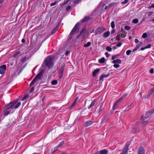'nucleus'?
I'll return each mask as SVG.
<instances>
[{"label": "nucleus", "mask_w": 154, "mask_h": 154, "mask_svg": "<svg viewBox=\"0 0 154 154\" xmlns=\"http://www.w3.org/2000/svg\"><path fill=\"white\" fill-rule=\"evenodd\" d=\"M53 57L51 56H48L43 63L42 67L44 68L47 66L48 68H50L51 67L53 66Z\"/></svg>", "instance_id": "nucleus-1"}, {"label": "nucleus", "mask_w": 154, "mask_h": 154, "mask_svg": "<svg viewBox=\"0 0 154 154\" xmlns=\"http://www.w3.org/2000/svg\"><path fill=\"white\" fill-rule=\"evenodd\" d=\"M44 74V70L42 69L38 73L34 78L30 84V86H31L36 81L37 79H40L42 78Z\"/></svg>", "instance_id": "nucleus-2"}, {"label": "nucleus", "mask_w": 154, "mask_h": 154, "mask_svg": "<svg viewBox=\"0 0 154 154\" xmlns=\"http://www.w3.org/2000/svg\"><path fill=\"white\" fill-rule=\"evenodd\" d=\"M18 99H17L6 105L4 108L5 110H6L10 108L13 109L15 107V104L18 101Z\"/></svg>", "instance_id": "nucleus-3"}, {"label": "nucleus", "mask_w": 154, "mask_h": 154, "mask_svg": "<svg viewBox=\"0 0 154 154\" xmlns=\"http://www.w3.org/2000/svg\"><path fill=\"white\" fill-rule=\"evenodd\" d=\"M79 23H77L75 26H74L73 29H72L71 32L70 33L69 35V39H71L72 38V36H71L72 35H73L74 34V33L75 32H77L79 31L78 27L79 26Z\"/></svg>", "instance_id": "nucleus-4"}, {"label": "nucleus", "mask_w": 154, "mask_h": 154, "mask_svg": "<svg viewBox=\"0 0 154 154\" xmlns=\"http://www.w3.org/2000/svg\"><path fill=\"white\" fill-rule=\"evenodd\" d=\"M127 95V94H125L123 95L122 97L121 98H119V99H118L116 102L114 103L113 105V106L112 107V109L113 110H115L116 108L118 106V105L117 104V103L120 101L122 100V99H124L125 97H126Z\"/></svg>", "instance_id": "nucleus-5"}, {"label": "nucleus", "mask_w": 154, "mask_h": 154, "mask_svg": "<svg viewBox=\"0 0 154 154\" xmlns=\"http://www.w3.org/2000/svg\"><path fill=\"white\" fill-rule=\"evenodd\" d=\"M154 113V109H151L146 112V114L145 116H142L141 119L143 120L149 117Z\"/></svg>", "instance_id": "nucleus-6"}, {"label": "nucleus", "mask_w": 154, "mask_h": 154, "mask_svg": "<svg viewBox=\"0 0 154 154\" xmlns=\"http://www.w3.org/2000/svg\"><path fill=\"white\" fill-rule=\"evenodd\" d=\"M36 144L37 146V149L38 150V152L36 153L38 154L40 153L42 149V147L43 146V143L42 142L40 143V142H38Z\"/></svg>", "instance_id": "nucleus-7"}, {"label": "nucleus", "mask_w": 154, "mask_h": 154, "mask_svg": "<svg viewBox=\"0 0 154 154\" xmlns=\"http://www.w3.org/2000/svg\"><path fill=\"white\" fill-rule=\"evenodd\" d=\"M6 65L4 64L0 66V74H3L5 72L6 69Z\"/></svg>", "instance_id": "nucleus-8"}, {"label": "nucleus", "mask_w": 154, "mask_h": 154, "mask_svg": "<svg viewBox=\"0 0 154 154\" xmlns=\"http://www.w3.org/2000/svg\"><path fill=\"white\" fill-rule=\"evenodd\" d=\"M128 148V146H125L123 149L122 152L120 154H127Z\"/></svg>", "instance_id": "nucleus-9"}, {"label": "nucleus", "mask_w": 154, "mask_h": 154, "mask_svg": "<svg viewBox=\"0 0 154 154\" xmlns=\"http://www.w3.org/2000/svg\"><path fill=\"white\" fill-rule=\"evenodd\" d=\"M138 154H145L144 148L141 146L139 147L138 150Z\"/></svg>", "instance_id": "nucleus-10"}, {"label": "nucleus", "mask_w": 154, "mask_h": 154, "mask_svg": "<svg viewBox=\"0 0 154 154\" xmlns=\"http://www.w3.org/2000/svg\"><path fill=\"white\" fill-rule=\"evenodd\" d=\"M108 152V151L106 149H103L97 152V154H107Z\"/></svg>", "instance_id": "nucleus-11"}, {"label": "nucleus", "mask_w": 154, "mask_h": 154, "mask_svg": "<svg viewBox=\"0 0 154 154\" xmlns=\"http://www.w3.org/2000/svg\"><path fill=\"white\" fill-rule=\"evenodd\" d=\"M126 34L127 33L125 31L121 30L119 35L121 37L124 38L125 37Z\"/></svg>", "instance_id": "nucleus-12"}, {"label": "nucleus", "mask_w": 154, "mask_h": 154, "mask_svg": "<svg viewBox=\"0 0 154 154\" xmlns=\"http://www.w3.org/2000/svg\"><path fill=\"white\" fill-rule=\"evenodd\" d=\"M104 31V29L103 26L99 27L97 29V32L100 33L103 32Z\"/></svg>", "instance_id": "nucleus-13"}, {"label": "nucleus", "mask_w": 154, "mask_h": 154, "mask_svg": "<svg viewBox=\"0 0 154 154\" xmlns=\"http://www.w3.org/2000/svg\"><path fill=\"white\" fill-rule=\"evenodd\" d=\"M93 123V122L92 121H88L85 122L84 126L85 127H87L92 125Z\"/></svg>", "instance_id": "nucleus-14"}, {"label": "nucleus", "mask_w": 154, "mask_h": 154, "mask_svg": "<svg viewBox=\"0 0 154 154\" xmlns=\"http://www.w3.org/2000/svg\"><path fill=\"white\" fill-rule=\"evenodd\" d=\"M109 74H108L106 75H103L100 76V81H103V79L104 78H107L109 76Z\"/></svg>", "instance_id": "nucleus-15"}, {"label": "nucleus", "mask_w": 154, "mask_h": 154, "mask_svg": "<svg viewBox=\"0 0 154 154\" xmlns=\"http://www.w3.org/2000/svg\"><path fill=\"white\" fill-rule=\"evenodd\" d=\"M59 27V25L58 24L52 30L51 32V35H53L57 30Z\"/></svg>", "instance_id": "nucleus-16"}, {"label": "nucleus", "mask_w": 154, "mask_h": 154, "mask_svg": "<svg viewBox=\"0 0 154 154\" xmlns=\"http://www.w3.org/2000/svg\"><path fill=\"white\" fill-rule=\"evenodd\" d=\"M110 33L109 31H106L104 33L103 35V36L105 38L109 36Z\"/></svg>", "instance_id": "nucleus-17"}, {"label": "nucleus", "mask_w": 154, "mask_h": 154, "mask_svg": "<svg viewBox=\"0 0 154 154\" xmlns=\"http://www.w3.org/2000/svg\"><path fill=\"white\" fill-rule=\"evenodd\" d=\"M112 62L113 63H118L120 64L121 63V60L119 59H117L116 60H113Z\"/></svg>", "instance_id": "nucleus-18"}, {"label": "nucleus", "mask_w": 154, "mask_h": 154, "mask_svg": "<svg viewBox=\"0 0 154 154\" xmlns=\"http://www.w3.org/2000/svg\"><path fill=\"white\" fill-rule=\"evenodd\" d=\"M85 30L83 31L82 34V38H85L87 37L88 35V33L87 32L84 31Z\"/></svg>", "instance_id": "nucleus-19"}, {"label": "nucleus", "mask_w": 154, "mask_h": 154, "mask_svg": "<svg viewBox=\"0 0 154 154\" xmlns=\"http://www.w3.org/2000/svg\"><path fill=\"white\" fill-rule=\"evenodd\" d=\"M154 92V87L152 88L150 91L148 93V96L149 97Z\"/></svg>", "instance_id": "nucleus-20"}, {"label": "nucleus", "mask_w": 154, "mask_h": 154, "mask_svg": "<svg viewBox=\"0 0 154 154\" xmlns=\"http://www.w3.org/2000/svg\"><path fill=\"white\" fill-rule=\"evenodd\" d=\"M105 60V58L103 57L98 60V62L100 63H103L104 62Z\"/></svg>", "instance_id": "nucleus-21"}, {"label": "nucleus", "mask_w": 154, "mask_h": 154, "mask_svg": "<svg viewBox=\"0 0 154 154\" xmlns=\"http://www.w3.org/2000/svg\"><path fill=\"white\" fill-rule=\"evenodd\" d=\"M59 148V147L57 145L56 147H54V148H53L51 149V152H52V153H53L55 151H56L57 149H58Z\"/></svg>", "instance_id": "nucleus-22"}, {"label": "nucleus", "mask_w": 154, "mask_h": 154, "mask_svg": "<svg viewBox=\"0 0 154 154\" xmlns=\"http://www.w3.org/2000/svg\"><path fill=\"white\" fill-rule=\"evenodd\" d=\"M89 19V17L88 16H86L85 18H84L82 20V22H85L88 21Z\"/></svg>", "instance_id": "nucleus-23"}, {"label": "nucleus", "mask_w": 154, "mask_h": 154, "mask_svg": "<svg viewBox=\"0 0 154 154\" xmlns=\"http://www.w3.org/2000/svg\"><path fill=\"white\" fill-rule=\"evenodd\" d=\"M95 102H94V101H93L90 104V105L88 107V109H90L91 108V107L92 106H94V105H95Z\"/></svg>", "instance_id": "nucleus-24"}, {"label": "nucleus", "mask_w": 154, "mask_h": 154, "mask_svg": "<svg viewBox=\"0 0 154 154\" xmlns=\"http://www.w3.org/2000/svg\"><path fill=\"white\" fill-rule=\"evenodd\" d=\"M65 64H63L62 66V67L60 69V72L63 73V70L65 67Z\"/></svg>", "instance_id": "nucleus-25"}, {"label": "nucleus", "mask_w": 154, "mask_h": 154, "mask_svg": "<svg viewBox=\"0 0 154 154\" xmlns=\"http://www.w3.org/2000/svg\"><path fill=\"white\" fill-rule=\"evenodd\" d=\"M85 30V29L84 28H83L82 30L80 32V33L76 37L77 38H79V37L81 36V35H82V34L83 33V31Z\"/></svg>", "instance_id": "nucleus-26"}, {"label": "nucleus", "mask_w": 154, "mask_h": 154, "mask_svg": "<svg viewBox=\"0 0 154 154\" xmlns=\"http://www.w3.org/2000/svg\"><path fill=\"white\" fill-rule=\"evenodd\" d=\"M91 44V43L90 42H88L86 44H85L84 45V47H88Z\"/></svg>", "instance_id": "nucleus-27"}, {"label": "nucleus", "mask_w": 154, "mask_h": 154, "mask_svg": "<svg viewBox=\"0 0 154 154\" xmlns=\"http://www.w3.org/2000/svg\"><path fill=\"white\" fill-rule=\"evenodd\" d=\"M20 52L19 51H17L13 55L14 57H16L20 53Z\"/></svg>", "instance_id": "nucleus-28"}, {"label": "nucleus", "mask_w": 154, "mask_h": 154, "mask_svg": "<svg viewBox=\"0 0 154 154\" xmlns=\"http://www.w3.org/2000/svg\"><path fill=\"white\" fill-rule=\"evenodd\" d=\"M57 83V80H53L51 82V84L53 85H56Z\"/></svg>", "instance_id": "nucleus-29"}, {"label": "nucleus", "mask_w": 154, "mask_h": 154, "mask_svg": "<svg viewBox=\"0 0 154 154\" xmlns=\"http://www.w3.org/2000/svg\"><path fill=\"white\" fill-rule=\"evenodd\" d=\"M71 0H67V1L65 2L64 3H63L62 4H60V5L61 7H62L63 6L65 5L66 4V3H67L68 2H69V1H70Z\"/></svg>", "instance_id": "nucleus-30"}, {"label": "nucleus", "mask_w": 154, "mask_h": 154, "mask_svg": "<svg viewBox=\"0 0 154 154\" xmlns=\"http://www.w3.org/2000/svg\"><path fill=\"white\" fill-rule=\"evenodd\" d=\"M106 49L109 52L111 51L112 50V48L108 46L106 47Z\"/></svg>", "instance_id": "nucleus-31"}, {"label": "nucleus", "mask_w": 154, "mask_h": 154, "mask_svg": "<svg viewBox=\"0 0 154 154\" xmlns=\"http://www.w3.org/2000/svg\"><path fill=\"white\" fill-rule=\"evenodd\" d=\"M29 97V95L28 94L25 95L24 97L22 98V100L23 101Z\"/></svg>", "instance_id": "nucleus-32"}, {"label": "nucleus", "mask_w": 154, "mask_h": 154, "mask_svg": "<svg viewBox=\"0 0 154 154\" xmlns=\"http://www.w3.org/2000/svg\"><path fill=\"white\" fill-rule=\"evenodd\" d=\"M111 27L113 29L115 27V23L113 21H112L111 23Z\"/></svg>", "instance_id": "nucleus-33"}, {"label": "nucleus", "mask_w": 154, "mask_h": 154, "mask_svg": "<svg viewBox=\"0 0 154 154\" xmlns=\"http://www.w3.org/2000/svg\"><path fill=\"white\" fill-rule=\"evenodd\" d=\"M21 104V102H18L17 104L16 105L15 108V109H17L18 108L20 105Z\"/></svg>", "instance_id": "nucleus-34"}, {"label": "nucleus", "mask_w": 154, "mask_h": 154, "mask_svg": "<svg viewBox=\"0 0 154 154\" xmlns=\"http://www.w3.org/2000/svg\"><path fill=\"white\" fill-rule=\"evenodd\" d=\"M26 57H24L21 60V62L24 63L26 61Z\"/></svg>", "instance_id": "nucleus-35"}, {"label": "nucleus", "mask_w": 154, "mask_h": 154, "mask_svg": "<svg viewBox=\"0 0 154 154\" xmlns=\"http://www.w3.org/2000/svg\"><path fill=\"white\" fill-rule=\"evenodd\" d=\"M114 4V3H112L110 5H109V6L108 7L107 6H106L105 8V10H107L109 8H110L112 5H113Z\"/></svg>", "instance_id": "nucleus-36"}, {"label": "nucleus", "mask_w": 154, "mask_h": 154, "mask_svg": "<svg viewBox=\"0 0 154 154\" xmlns=\"http://www.w3.org/2000/svg\"><path fill=\"white\" fill-rule=\"evenodd\" d=\"M138 22V20L137 19H135L133 20V22L134 23L136 24Z\"/></svg>", "instance_id": "nucleus-37"}, {"label": "nucleus", "mask_w": 154, "mask_h": 154, "mask_svg": "<svg viewBox=\"0 0 154 154\" xmlns=\"http://www.w3.org/2000/svg\"><path fill=\"white\" fill-rule=\"evenodd\" d=\"M125 29L126 30H128L131 29V27L129 26H126L125 27Z\"/></svg>", "instance_id": "nucleus-38"}, {"label": "nucleus", "mask_w": 154, "mask_h": 154, "mask_svg": "<svg viewBox=\"0 0 154 154\" xmlns=\"http://www.w3.org/2000/svg\"><path fill=\"white\" fill-rule=\"evenodd\" d=\"M147 36V35L146 33L145 32L143 34L142 37L143 38H146Z\"/></svg>", "instance_id": "nucleus-39"}, {"label": "nucleus", "mask_w": 154, "mask_h": 154, "mask_svg": "<svg viewBox=\"0 0 154 154\" xmlns=\"http://www.w3.org/2000/svg\"><path fill=\"white\" fill-rule=\"evenodd\" d=\"M131 50H128L126 52V53L127 55H129L131 53Z\"/></svg>", "instance_id": "nucleus-40"}, {"label": "nucleus", "mask_w": 154, "mask_h": 154, "mask_svg": "<svg viewBox=\"0 0 154 154\" xmlns=\"http://www.w3.org/2000/svg\"><path fill=\"white\" fill-rule=\"evenodd\" d=\"M93 75L94 77H95L96 75V69L94 70L93 73Z\"/></svg>", "instance_id": "nucleus-41"}, {"label": "nucleus", "mask_w": 154, "mask_h": 154, "mask_svg": "<svg viewBox=\"0 0 154 154\" xmlns=\"http://www.w3.org/2000/svg\"><path fill=\"white\" fill-rule=\"evenodd\" d=\"M63 73H61L59 72V79H61L63 76Z\"/></svg>", "instance_id": "nucleus-42"}, {"label": "nucleus", "mask_w": 154, "mask_h": 154, "mask_svg": "<svg viewBox=\"0 0 154 154\" xmlns=\"http://www.w3.org/2000/svg\"><path fill=\"white\" fill-rule=\"evenodd\" d=\"M115 64H114L113 65V66L115 68H117L119 67L120 66L119 64H116V63H115Z\"/></svg>", "instance_id": "nucleus-43"}, {"label": "nucleus", "mask_w": 154, "mask_h": 154, "mask_svg": "<svg viewBox=\"0 0 154 154\" xmlns=\"http://www.w3.org/2000/svg\"><path fill=\"white\" fill-rule=\"evenodd\" d=\"M137 129L138 128H136V129H135L134 128L133 129L131 130L132 132L134 133L137 131H138Z\"/></svg>", "instance_id": "nucleus-44"}, {"label": "nucleus", "mask_w": 154, "mask_h": 154, "mask_svg": "<svg viewBox=\"0 0 154 154\" xmlns=\"http://www.w3.org/2000/svg\"><path fill=\"white\" fill-rule=\"evenodd\" d=\"M141 44L142 43L141 42L140 44H137L135 47L138 49L141 46Z\"/></svg>", "instance_id": "nucleus-45"}, {"label": "nucleus", "mask_w": 154, "mask_h": 154, "mask_svg": "<svg viewBox=\"0 0 154 154\" xmlns=\"http://www.w3.org/2000/svg\"><path fill=\"white\" fill-rule=\"evenodd\" d=\"M64 141H63L61 142L58 145V146L59 147L60 146L62 145L64 143Z\"/></svg>", "instance_id": "nucleus-46"}, {"label": "nucleus", "mask_w": 154, "mask_h": 154, "mask_svg": "<svg viewBox=\"0 0 154 154\" xmlns=\"http://www.w3.org/2000/svg\"><path fill=\"white\" fill-rule=\"evenodd\" d=\"M120 35H117L116 36V39L118 40L119 41L120 39Z\"/></svg>", "instance_id": "nucleus-47"}, {"label": "nucleus", "mask_w": 154, "mask_h": 154, "mask_svg": "<svg viewBox=\"0 0 154 154\" xmlns=\"http://www.w3.org/2000/svg\"><path fill=\"white\" fill-rule=\"evenodd\" d=\"M10 111H6L4 113V115H6V116L8 115L10 113Z\"/></svg>", "instance_id": "nucleus-48"}, {"label": "nucleus", "mask_w": 154, "mask_h": 154, "mask_svg": "<svg viewBox=\"0 0 154 154\" xmlns=\"http://www.w3.org/2000/svg\"><path fill=\"white\" fill-rule=\"evenodd\" d=\"M151 45L150 44H149L147 46L145 47V48H151Z\"/></svg>", "instance_id": "nucleus-49"}, {"label": "nucleus", "mask_w": 154, "mask_h": 154, "mask_svg": "<svg viewBox=\"0 0 154 154\" xmlns=\"http://www.w3.org/2000/svg\"><path fill=\"white\" fill-rule=\"evenodd\" d=\"M143 126H145V125L148 124L147 122L146 121H144L143 122Z\"/></svg>", "instance_id": "nucleus-50"}, {"label": "nucleus", "mask_w": 154, "mask_h": 154, "mask_svg": "<svg viewBox=\"0 0 154 154\" xmlns=\"http://www.w3.org/2000/svg\"><path fill=\"white\" fill-rule=\"evenodd\" d=\"M71 9V7L70 6H68L66 8V10L67 11H69Z\"/></svg>", "instance_id": "nucleus-51"}, {"label": "nucleus", "mask_w": 154, "mask_h": 154, "mask_svg": "<svg viewBox=\"0 0 154 154\" xmlns=\"http://www.w3.org/2000/svg\"><path fill=\"white\" fill-rule=\"evenodd\" d=\"M81 0H74L73 1L74 3H78L80 2Z\"/></svg>", "instance_id": "nucleus-52"}, {"label": "nucleus", "mask_w": 154, "mask_h": 154, "mask_svg": "<svg viewBox=\"0 0 154 154\" xmlns=\"http://www.w3.org/2000/svg\"><path fill=\"white\" fill-rule=\"evenodd\" d=\"M149 72L150 73L152 74H153L154 72V69L153 68H152L149 71Z\"/></svg>", "instance_id": "nucleus-53"}, {"label": "nucleus", "mask_w": 154, "mask_h": 154, "mask_svg": "<svg viewBox=\"0 0 154 154\" xmlns=\"http://www.w3.org/2000/svg\"><path fill=\"white\" fill-rule=\"evenodd\" d=\"M128 0H125L122 2V4H126L128 2Z\"/></svg>", "instance_id": "nucleus-54"}, {"label": "nucleus", "mask_w": 154, "mask_h": 154, "mask_svg": "<svg viewBox=\"0 0 154 154\" xmlns=\"http://www.w3.org/2000/svg\"><path fill=\"white\" fill-rule=\"evenodd\" d=\"M34 87H32V88L31 89L30 91V93H32V92H33L34 91Z\"/></svg>", "instance_id": "nucleus-55"}, {"label": "nucleus", "mask_w": 154, "mask_h": 154, "mask_svg": "<svg viewBox=\"0 0 154 154\" xmlns=\"http://www.w3.org/2000/svg\"><path fill=\"white\" fill-rule=\"evenodd\" d=\"M57 2H54L51 3V4L50 6H54L57 4Z\"/></svg>", "instance_id": "nucleus-56"}, {"label": "nucleus", "mask_w": 154, "mask_h": 154, "mask_svg": "<svg viewBox=\"0 0 154 154\" xmlns=\"http://www.w3.org/2000/svg\"><path fill=\"white\" fill-rule=\"evenodd\" d=\"M122 45V43H119L116 45V46L117 47H120Z\"/></svg>", "instance_id": "nucleus-57"}, {"label": "nucleus", "mask_w": 154, "mask_h": 154, "mask_svg": "<svg viewBox=\"0 0 154 154\" xmlns=\"http://www.w3.org/2000/svg\"><path fill=\"white\" fill-rule=\"evenodd\" d=\"M116 55H114L113 56H112V60H113L114 59H115L116 57Z\"/></svg>", "instance_id": "nucleus-58"}, {"label": "nucleus", "mask_w": 154, "mask_h": 154, "mask_svg": "<svg viewBox=\"0 0 154 154\" xmlns=\"http://www.w3.org/2000/svg\"><path fill=\"white\" fill-rule=\"evenodd\" d=\"M70 53V51H67L65 53V55L66 56H67Z\"/></svg>", "instance_id": "nucleus-59"}, {"label": "nucleus", "mask_w": 154, "mask_h": 154, "mask_svg": "<svg viewBox=\"0 0 154 154\" xmlns=\"http://www.w3.org/2000/svg\"><path fill=\"white\" fill-rule=\"evenodd\" d=\"M152 13H153V12L150 11L149 12V13L148 14V15L149 16H150L152 14Z\"/></svg>", "instance_id": "nucleus-60"}, {"label": "nucleus", "mask_w": 154, "mask_h": 154, "mask_svg": "<svg viewBox=\"0 0 154 154\" xmlns=\"http://www.w3.org/2000/svg\"><path fill=\"white\" fill-rule=\"evenodd\" d=\"M115 32V29H112L111 31V34H112L114 33Z\"/></svg>", "instance_id": "nucleus-61"}, {"label": "nucleus", "mask_w": 154, "mask_h": 154, "mask_svg": "<svg viewBox=\"0 0 154 154\" xmlns=\"http://www.w3.org/2000/svg\"><path fill=\"white\" fill-rule=\"evenodd\" d=\"M105 55H106V57H109V54L107 52H106L105 53Z\"/></svg>", "instance_id": "nucleus-62"}, {"label": "nucleus", "mask_w": 154, "mask_h": 154, "mask_svg": "<svg viewBox=\"0 0 154 154\" xmlns=\"http://www.w3.org/2000/svg\"><path fill=\"white\" fill-rule=\"evenodd\" d=\"M149 8H154V4H152L151 6L149 7Z\"/></svg>", "instance_id": "nucleus-63"}, {"label": "nucleus", "mask_w": 154, "mask_h": 154, "mask_svg": "<svg viewBox=\"0 0 154 154\" xmlns=\"http://www.w3.org/2000/svg\"><path fill=\"white\" fill-rule=\"evenodd\" d=\"M138 42H139V40L138 39H135V42L136 43H137Z\"/></svg>", "instance_id": "nucleus-64"}]
</instances>
